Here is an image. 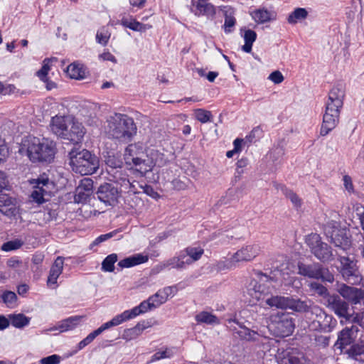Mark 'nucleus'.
<instances>
[{"label": "nucleus", "instance_id": "nucleus-56", "mask_svg": "<svg viewBox=\"0 0 364 364\" xmlns=\"http://www.w3.org/2000/svg\"><path fill=\"white\" fill-rule=\"evenodd\" d=\"M100 334L98 332L95 330L90 333H89L83 340H82L77 345V348L79 350H82L85 346L89 345L90 343H92L94 339L98 336Z\"/></svg>", "mask_w": 364, "mask_h": 364}, {"label": "nucleus", "instance_id": "nucleus-26", "mask_svg": "<svg viewBox=\"0 0 364 364\" xmlns=\"http://www.w3.org/2000/svg\"><path fill=\"white\" fill-rule=\"evenodd\" d=\"M224 14L225 21L223 28L225 33H230L234 31L236 25V18L235 17V11L230 6H224L222 9Z\"/></svg>", "mask_w": 364, "mask_h": 364}, {"label": "nucleus", "instance_id": "nucleus-59", "mask_svg": "<svg viewBox=\"0 0 364 364\" xmlns=\"http://www.w3.org/2000/svg\"><path fill=\"white\" fill-rule=\"evenodd\" d=\"M105 161L107 165L112 168H121L122 166V160L115 156H109Z\"/></svg>", "mask_w": 364, "mask_h": 364}, {"label": "nucleus", "instance_id": "nucleus-40", "mask_svg": "<svg viewBox=\"0 0 364 364\" xmlns=\"http://www.w3.org/2000/svg\"><path fill=\"white\" fill-rule=\"evenodd\" d=\"M288 305L287 309H292L299 312H305L308 311L310 306L305 301H301L300 299H294L291 298H288Z\"/></svg>", "mask_w": 364, "mask_h": 364}, {"label": "nucleus", "instance_id": "nucleus-20", "mask_svg": "<svg viewBox=\"0 0 364 364\" xmlns=\"http://www.w3.org/2000/svg\"><path fill=\"white\" fill-rule=\"evenodd\" d=\"M0 212L8 217L18 215L19 209L16 198L7 194H0Z\"/></svg>", "mask_w": 364, "mask_h": 364}, {"label": "nucleus", "instance_id": "nucleus-35", "mask_svg": "<svg viewBox=\"0 0 364 364\" xmlns=\"http://www.w3.org/2000/svg\"><path fill=\"white\" fill-rule=\"evenodd\" d=\"M125 321H127V320L126 318L125 315L124 314V312H122V314H117L115 316H114L110 321L104 323L97 329H96V331L100 335L105 331L112 327L119 326Z\"/></svg>", "mask_w": 364, "mask_h": 364}, {"label": "nucleus", "instance_id": "nucleus-31", "mask_svg": "<svg viewBox=\"0 0 364 364\" xmlns=\"http://www.w3.org/2000/svg\"><path fill=\"white\" fill-rule=\"evenodd\" d=\"M252 18L257 23H264L276 19V14L265 9H259L251 13Z\"/></svg>", "mask_w": 364, "mask_h": 364}, {"label": "nucleus", "instance_id": "nucleus-16", "mask_svg": "<svg viewBox=\"0 0 364 364\" xmlns=\"http://www.w3.org/2000/svg\"><path fill=\"white\" fill-rule=\"evenodd\" d=\"M328 307L340 318H344L346 321L351 314L349 312V306L347 302L341 299L338 296H331L328 299Z\"/></svg>", "mask_w": 364, "mask_h": 364}, {"label": "nucleus", "instance_id": "nucleus-14", "mask_svg": "<svg viewBox=\"0 0 364 364\" xmlns=\"http://www.w3.org/2000/svg\"><path fill=\"white\" fill-rule=\"evenodd\" d=\"M72 116L55 115L50 122V131L56 136L64 139L68 128L72 124Z\"/></svg>", "mask_w": 364, "mask_h": 364}, {"label": "nucleus", "instance_id": "nucleus-37", "mask_svg": "<svg viewBox=\"0 0 364 364\" xmlns=\"http://www.w3.org/2000/svg\"><path fill=\"white\" fill-rule=\"evenodd\" d=\"M196 321L199 323L215 325L220 323L219 318L208 311H201L195 316Z\"/></svg>", "mask_w": 364, "mask_h": 364}, {"label": "nucleus", "instance_id": "nucleus-58", "mask_svg": "<svg viewBox=\"0 0 364 364\" xmlns=\"http://www.w3.org/2000/svg\"><path fill=\"white\" fill-rule=\"evenodd\" d=\"M347 321L358 323L364 328V312L351 314Z\"/></svg>", "mask_w": 364, "mask_h": 364}, {"label": "nucleus", "instance_id": "nucleus-44", "mask_svg": "<svg viewBox=\"0 0 364 364\" xmlns=\"http://www.w3.org/2000/svg\"><path fill=\"white\" fill-rule=\"evenodd\" d=\"M215 267L218 271H225L236 268L237 264L231 255L229 258L218 261Z\"/></svg>", "mask_w": 364, "mask_h": 364}, {"label": "nucleus", "instance_id": "nucleus-1", "mask_svg": "<svg viewBox=\"0 0 364 364\" xmlns=\"http://www.w3.org/2000/svg\"><path fill=\"white\" fill-rule=\"evenodd\" d=\"M124 159L127 166L141 176H145L155 168H162L170 162L168 156L163 149L146 146L141 142L129 144L124 150Z\"/></svg>", "mask_w": 364, "mask_h": 364}, {"label": "nucleus", "instance_id": "nucleus-29", "mask_svg": "<svg viewBox=\"0 0 364 364\" xmlns=\"http://www.w3.org/2000/svg\"><path fill=\"white\" fill-rule=\"evenodd\" d=\"M121 24L123 26L129 28L132 31L139 32H145L146 30L151 29L152 28L151 25L141 23L132 17H122L121 19Z\"/></svg>", "mask_w": 364, "mask_h": 364}, {"label": "nucleus", "instance_id": "nucleus-30", "mask_svg": "<svg viewBox=\"0 0 364 364\" xmlns=\"http://www.w3.org/2000/svg\"><path fill=\"white\" fill-rule=\"evenodd\" d=\"M82 318L81 316H70L58 322L57 328L60 333L72 331L80 323Z\"/></svg>", "mask_w": 364, "mask_h": 364}, {"label": "nucleus", "instance_id": "nucleus-61", "mask_svg": "<svg viewBox=\"0 0 364 364\" xmlns=\"http://www.w3.org/2000/svg\"><path fill=\"white\" fill-rule=\"evenodd\" d=\"M343 183L345 189L348 192V193L351 194L355 192L354 186L353 184L352 178L348 175H345L343 177Z\"/></svg>", "mask_w": 364, "mask_h": 364}, {"label": "nucleus", "instance_id": "nucleus-33", "mask_svg": "<svg viewBox=\"0 0 364 364\" xmlns=\"http://www.w3.org/2000/svg\"><path fill=\"white\" fill-rule=\"evenodd\" d=\"M163 266L164 267H171L177 269H183L186 268L187 266H188V262H187L186 259H185L184 256L183 255L182 252L181 251L176 256L166 260L163 264Z\"/></svg>", "mask_w": 364, "mask_h": 364}, {"label": "nucleus", "instance_id": "nucleus-50", "mask_svg": "<svg viewBox=\"0 0 364 364\" xmlns=\"http://www.w3.org/2000/svg\"><path fill=\"white\" fill-rule=\"evenodd\" d=\"M282 190L283 193L286 196L287 198H289L291 200L294 207H301V200L295 193L285 187H283Z\"/></svg>", "mask_w": 364, "mask_h": 364}, {"label": "nucleus", "instance_id": "nucleus-27", "mask_svg": "<svg viewBox=\"0 0 364 364\" xmlns=\"http://www.w3.org/2000/svg\"><path fill=\"white\" fill-rule=\"evenodd\" d=\"M149 257L146 255L135 254L126 257L118 262L121 268H129L136 265L145 263L148 261Z\"/></svg>", "mask_w": 364, "mask_h": 364}, {"label": "nucleus", "instance_id": "nucleus-48", "mask_svg": "<svg viewBox=\"0 0 364 364\" xmlns=\"http://www.w3.org/2000/svg\"><path fill=\"white\" fill-rule=\"evenodd\" d=\"M194 115L197 120L203 124L212 121L213 115L211 112L203 109H195Z\"/></svg>", "mask_w": 364, "mask_h": 364}, {"label": "nucleus", "instance_id": "nucleus-46", "mask_svg": "<svg viewBox=\"0 0 364 364\" xmlns=\"http://www.w3.org/2000/svg\"><path fill=\"white\" fill-rule=\"evenodd\" d=\"M174 355V350L173 348H165L162 350H159L156 352L150 359V363L156 362L158 360L165 359V358H171Z\"/></svg>", "mask_w": 364, "mask_h": 364}, {"label": "nucleus", "instance_id": "nucleus-54", "mask_svg": "<svg viewBox=\"0 0 364 364\" xmlns=\"http://www.w3.org/2000/svg\"><path fill=\"white\" fill-rule=\"evenodd\" d=\"M314 344L319 348H326L328 346L330 337L321 334H316L314 338Z\"/></svg>", "mask_w": 364, "mask_h": 364}, {"label": "nucleus", "instance_id": "nucleus-45", "mask_svg": "<svg viewBox=\"0 0 364 364\" xmlns=\"http://www.w3.org/2000/svg\"><path fill=\"white\" fill-rule=\"evenodd\" d=\"M118 257L115 253L109 255L102 263V269L104 272H112L114 269V264L117 261Z\"/></svg>", "mask_w": 364, "mask_h": 364}, {"label": "nucleus", "instance_id": "nucleus-36", "mask_svg": "<svg viewBox=\"0 0 364 364\" xmlns=\"http://www.w3.org/2000/svg\"><path fill=\"white\" fill-rule=\"evenodd\" d=\"M0 301L9 308H15L18 305V298L15 292L3 291L0 293Z\"/></svg>", "mask_w": 364, "mask_h": 364}, {"label": "nucleus", "instance_id": "nucleus-51", "mask_svg": "<svg viewBox=\"0 0 364 364\" xmlns=\"http://www.w3.org/2000/svg\"><path fill=\"white\" fill-rule=\"evenodd\" d=\"M257 343L262 348L261 350L264 353V354H265L266 353L270 351L271 347L274 343V340L262 335Z\"/></svg>", "mask_w": 364, "mask_h": 364}, {"label": "nucleus", "instance_id": "nucleus-5", "mask_svg": "<svg viewBox=\"0 0 364 364\" xmlns=\"http://www.w3.org/2000/svg\"><path fill=\"white\" fill-rule=\"evenodd\" d=\"M106 132L107 134L120 142L127 143L136 134L137 127L131 117L115 113L107 120Z\"/></svg>", "mask_w": 364, "mask_h": 364}, {"label": "nucleus", "instance_id": "nucleus-15", "mask_svg": "<svg viewBox=\"0 0 364 364\" xmlns=\"http://www.w3.org/2000/svg\"><path fill=\"white\" fill-rule=\"evenodd\" d=\"M260 252V247L257 245H247L243 246L232 255L237 266L240 263L247 262L255 259Z\"/></svg>", "mask_w": 364, "mask_h": 364}, {"label": "nucleus", "instance_id": "nucleus-19", "mask_svg": "<svg viewBox=\"0 0 364 364\" xmlns=\"http://www.w3.org/2000/svg\"><path fill=\"white\" fill-rule=\"evenodd\" d=\"M191 11L197 16H205L213 18L215 16V6L204 0H191Z\"/></svg>", "mask_w": 364, "mask_h": 364}, {"label": "nucleus", "instance_id": "nucleus-12", "mask_svg": "<svg viewBox=\"0 0 364 364\" xmlns=\"http://www.w3.org/2000/svg\"><path fill=\"white\" fill-rule=\"evenodd\" d=\"M330 228H326V233L330 237L331 242L337 247L346 251L351 246V240L349 235V231L344 228H338L333 227L332 230Z\"/></svg>", "mask_w": 364, "mask_h": 364}, {"label": "nucleus", "instance_id": "nucleus-10", "mask_svg": "<svg viewBox=\"0 0 364 364\" xmlns=\"http://www.w3.org/2000/svg\"><path fill=\"white\" fill-rule=\"evenodd\" d=\"M298 270L299 274L309 278L320 279L328 282H332L334 280L333 275L329 272L328 269L322 267L318 263L305 264L299 262Z\"/></svg>", "mask_w": 364, "mask_h": 364}, {"label": "nucleus", "instance_id": "nucleus-41", "mask_svg": "<svg viewBox=\"0 0 364 364\" xmlns=\"http://www.w3.org/2000/svg\"><path fill=\"white\" fill-rule=\"evenodd\" d=\"M9 317L11 325L18 328L28 326L30 322V318L23 314H10Z\"/></svg>", "mask_w": 364, "mask_h": 364}, {"label": "nucleus", "instance_id": "nucleus-4", "mask_svg": "<svg viewBox=\"0 0 364 364\" xmlns=\"http://www.w3.org/2000/svg\"><path fill=\"white\" fill-rule=\"evenodd\" d=\"M19 152L26 154L32 162H51L55 156V147L53 141L35 136L24 139Z\"/></svg>", "mask_w": 364, "mask_h": 364}, {"label": "nucleus", "instance_id": "nucleus-34", "mask_svg": "<svg viewBox=\"0 0 364 364\" xmlns=\"http://www.w3.org/2000/svg\"><path fill=\"white\" fill-rule=\"evenodd\" d=\"M149 326L145 321L138 323L134 327L126 329L123 334V338L127 340H132L140 336L143 331L147 328Z\"/></svg>", "mask_w": 364, "mask_h": 364}, {"label": "nucleus", "instance_id": "nucleus-17", "mask_svg": "<svg viewBox=\"0 0 364 364\" xmlns=\"http://www.w3.org/2000/svg\"><path fill=\"white\" fill-rule=\"evenodd\" d=\"M358 328L356 326L346 327L339 332L335 346L341 350L350 345L355 341Z\"/></svg>", "mask_w": 364, "mask_h": 364}, {"label": "nucleus", "instance_id": "nucleus-43", "mask_svg": "<svg viewBox=\"0 0 364 364\" xmlns=\"http://www.w3.org/2000/svg\"><path fill=\"white\" fill-rule=\"evenodd\" d=\"M348 354L355 360L364 361V345L355 344L348 350Z\"/></svg>", "mask_w": 364, "mask_h": 364}, {"label": "nucleus", "instance_id": "nucleus-8", "mask_svg": "<svg viewBox=\"0 0 364 364\" xmlns=\"http://www.w3.org/2000/svg\"><path fill=\"white\" fill-rule=\"evenodd\" d=\"M306 242L311 253L321 262H330L334 259L331 247L321 240L317 234L309 235Z\"/></svg>", "mask_w": 364, "mask_h": 364}, {"label": "nucleus", "instance_id": "nucleus-57", "mask_svg": "<svg viewBox=\"0 0 364 364\" xmlns=\"http://www.w3.org/2000/svg\"><path fill=\"white\" fill-rule=\"evenodd\" d=\"M116 182L119 183L121 186V188L124 191H131L135 192L134 186L129 181V180L127 178H120L116 180Z\"/></svg>", "mask_w": 364, "mask_h": 364}, {"label": "nucleus", "instance_id": "nucleus-49", "mask_svg": "<svg viewBox=\"0 0 364 364\" xmlns=\"http://www.w3.org/2000/svg\"><path fill=\"white\" fill-rule=\"evenodd\" d=\"M56 213L54 210L46 209L44 211H40L37 213V219L47 223L56 218Z\"/></svg>", "mask_w": 364, "mask_h": 364}, {"label": "nucleus", "instance_id": "nucleus-18", "mask_svg": "<svg viewBox=\"0 0 364 364\" xmlns=\"http://www.w3.org/2000/svg\"><path fill=\"white\" fill-rule=\"evenodd\" d=\"M93 191V181L89 178L82 179L75 189V201L85 203L92 195Z\"/></svg>", "mask_w": 364, "mask_h": 364}, {"label": "nucleus", "instance_id": "nucleus-38", "mask_svg": "<svg viewBox=\"0 0 364 364\" xmlns=\"http://www.w3.org/2000/svg\"><path fill=\"white\" fill-rule=\"evenodd\" d=\"M66 73L73 79H82L85 76V72L82 66L75 63H71L68 66Z\"/></svg>", "mask_w": 364, "mask_h": 364}, {"label": "nucleus", "instance_id": "nucleus-60", "mask_svg": "<svg viewBox=\"0 0 364 364\" xmlns=\"http://www.w3.org/2000/svg\"><path fill=\"white\" fill-rule=\"evenodd\" d=\"M61 361V357L58 355L53 354L39 360L41 364H59Z\"/></svg>", "mask_w": 364, "mask_h": 364}, {"label": "nucleus", "instance_id": "nucleus-39", "mask_svg": "<svg viewBox=\"0 0 364 364\" xmlns=\"http://www.w3.org/2000/svg\"><path fill=\"white\" fill-rule=\"evenodd\" d=\"M245 44L242 47V50L245 53H250L253 43L256 41L257 33L255 31L248 29L245 31L244 36Z\"/></svg>", "mask_w": 364, "mask_h": 364}, {"label": "nucleus", "instance_id": "nucleus-22", "mask_svg": "<svg viewBox=\"0 0 364 364\" xmlns=\"http://www.w3.org/2000/svg\"><path fill=\"white\" fill-rule=\"evenodd\" d=\"M64 260L62 257H58L50 267L49 275L47 279V285L50 289H56L58 287L57 280L62 274Z\"/></svg>", "mask_w": 364, "mask_h": 364}, {"label": "nucleus", "instance_id": "nucleus-3", "mask_svg": "<svg viewBox=\"0 0 364 364\" xmlns=\"http://www.w3.org/2000/svg\"><path fill=\"white\" fill-rule=\"evenodd\" d=\"M345 95L346 87L343 82L334 85L330 90L325 105L321 135H327L338 125Z\"/></svg>", "mask_w": 364, "mask_h": 364}, {"label": "nucleus", "instance_id": "nucleus-25", "mask_svg": "<svg viewBox=\"0 0 364 364\" xmlns=\"http://www.w3.org/2000/svg\"><path fill=\"white\" fill-rule=\"evenodd\" d=\"M151 303L152 301H150L149 297L147 300L141 302L139 306L123 311L127 320L133 319L140 314H144L152 309H155V306H152Z\"/></svg>", "mask_w": 364, "mask_h": 364}, {"label": "nucleus", "instance_id": "nucleus-11", "mask_svg": "<svg viewBox=\"0 0 364 364\" xmlns=\"http://www.w3.org/2000/svg\"><path fill=\"white\" fill-rule=\"evenodd\" d=\"M97 195L98 199L106 205L114 206L118 203L121 192L113 183H105L98 188Z\"/></svg>", "mask_w": 364, "mask_h": 364}, {"label": "nucleus", "instance_id": "nucleus-6", "mask_svg": "<svg viewBox=\"0 0 364 364\" xmlns=\"http://www.w3.org/2000/svg\"><path fill=\"white\" fill-rule=\"evenodd\" d=\"M72 170L82 176L95 173L99 167V160L89 151L83 149L79 152L72 151L69 154Z\"/></svg>", "mask_w": 364, "mask_h": 364}, {"label": "nucleus", "instance_id": "nucleus-32", "mask_svg": "<svg viewBox=\"0 0 364 364\" xmlns=\"http://www.w3.org/2000/svg\"><path fill=\"white\" fill-rule=\"evenodd\" d=\"M181 252L185 259H186L187 262H188V265L198 261L204 253L203 249L199 246L188 247Z\"/></svg>", "mask_w": 364, "mask_h": 364}, {"label": "nucleus", "instance_id": "nucleus-9", "mask_svg": "<svg viewBox=\"0 0 364 364\" xmlns=\"http://www.w3.org/2000/svg\"><path fill=\"white\" fill-rule=\"evenodd\" d=\"M338 260L340 262L339 272L343 279L353 285L360 284L363 278L357 265V262L345 256L339 257Z\"/></svg>", "mask_w": 364, "mask_h": 364}, {"label": "nucleus", "instance_id": "nucleus-23", "mask_svg": "<svg viewBox=\"0 0 364 364\" xmlns=\"http://www.w3.org/2000/svg\"><path fill=\"white\" fill-rule=\"evenodd\" d=\"M338 292L343 298L352 301L355 304L360 303L364 298L363 293L360 289L347 286L344 284L340 286Z\"/></svg>", "mask_w": 364, "mask_h": 364}, {"label": "nucleus", "instance_id": "nucleus-2", "mask_svg": "<svg viewBox=\"0 0 364 364\" xmlns=\"http://www.w3.org/2000/svg\"><path fill=\"white\" fill-rule=\"evenodd\" d=\"M274 282V279L267 275L257 274L247 287L246 294L249 296V303L253 305L260 300H265L266 304L270 307L287 309L289 297L282 296L268 297L275 289Z\"/></svg>", "mask_w": 364, "mask_h": 364}, {"label": "nucleus", "instance_id": "nucleus-7", "mask_svg": "<svg viewBox=\"0 0 364 364\" xmlns=\"http://www.w3.org/2000/svg\"><path fill=\"white\" fill-rule=\"evenodd\" d=\"M267 327L276 336L286 337L291 334L294 324L288 314L277 313L270 316Z\"/></svg>", "mask_w": 364, "mask_h": 364}, {"label": "nucleus", "instance_id": "nucleus-21", "mask_svg": "<svg viewBox=\"0 0 364 364\" xmlns=\"http://www.w3.org/2000/svg\"><path fill=\"white\" fill-rule=\"evenodd\" d=\"M70 127V128H68L63 139L68 140L74 144L79 143L83 139L86 132L85 127L82 123L75 121L74 117H73V122Z\"/></svg>", "mask_w": 364, "mask_h": 364}, {"label": "nucleus", "instance_id": "nucleus-47", "mask_svg": "<svg viewBox=\"0 0 364 364\" xmlns=\"http://www.w3.org/2000/svg\"><path fill=\"white\" fill-rule=\"evenodd\" d=\"M110 35L111 34L107 27H105V26L102 27L97 31V33H96L97 43H98L102 46H106L109 41Z\"/></svg>", "mask_w": 364, "mask_h": 364}, {"label": "nucleus", "instance_id": "nucleus-24", "mask_svg": "<svg viewBox=\"0 0 364 364\" xmlns=\"http://www.w3.org/2000/svg\"><path fill=\"white\" fill-rule=\"evenodd\" d=\"M176 288L173 287H166L159 289L156 294L150 296V301H152V306L155 308L164 304L169 296H173L175 294Z\"/></svg>", "mask_w": 364, "mask_h": 364}, {"label": "nucleus", "instance_id": "nucleus-13", "mask_svg": "<svg viewBox=\"0 0 364 364\" xmlns=\"http://www.w3.org/2000/svg\"><path fill=\"white\" fill-rule=\"evenodd\" d=\"M34 185V190L31 193L32 199L38 203H42L44 202V196H49L50 194V182L49 179L46 176H41V178L34 180L32 182Z\"/></svg>", "mask_w": 364, "mask_h": 364}, {"label": "nucleus", "instance_id": "nucleus-52", "mask_svg": "<svg viewBox=\"0 0 364 364\" xmlns=\"http://www.w3.org/2000/svg\"><path fill=\"white\" fill-rule=\"evenodd\" d=\"M23 242L21 240H11L6 242H4L1 247V250L4 252H9L12 250H15L17 249H19L22 245Z\"/></svg>", "mask_w": 364, "mask_h": 364}, {"label": "nucleus", "instance_id": "nucleus-62", "mask_svg": "<svg viewBox=\"0 0 364 364\" xmlns=\"http://www.w3.org/2000/svg\"><path fill=\"white\" fill-rule=\"evenodd\" d=\"M309 286L311 290H314L321 296H323L327 294V289L319 283L314 282H311Z\"/></svg>", "mask_w": 364, "mask_h": 364}, {"label": "nucleus", "instance_id": "nucleus-28", "mask_svg": "<svg viewBox=\"0 0 364 364\" xmlns=\"http://www.w3.org/2000/svg\"><path fill=\"white\" fill-rule=\"evenodd\" d=\"M232 331L237 334L241 339L247 341L258 342L262 336V334L250 329L245 326H240L238 329L236 328H232Z\"/></svg>", "mask_w": 364, "mask_h": 364}, {"label": "nucleus", "instance_id": "nucleus-64", "mask_svg": "<svg viewBox=\"0 0 364 364\" xmlns=\"http://www.w3.org/2000/svg\"><path fill=\"white\" fill-rule=\"evenodd\" d=\"M115 232H116L115 231H113V232H109L107 234L100 235L92 242V245H97L100 244L101 242L110 239L115 235Z\"/></svg>", "mask_w": 364, "mask_h": 364}, {"label": "nucleus", "instance_id": "nucleus-42", "mask_svg": "<svg viewBox=\"0 0 364 364\" xmlns=\"http://www.w3.org/2000/svg\"><path fill=\"white\" fill-rule=\"evenodd\" d=\"M308 11L304 8H297L294 9L287 18V22L290 24H295L298 21L306 18Z\"/></svg>", "mask_w": 364, "mask_h": 364}, {"label": "nucleus", "instance_id": "nucleus-53", "mask_svg": "<svg viewBox=\"0 0 364 364\" xmlns=\"http://www.w3.org/2000/svg\"><path fill=\"white\" fill-rule=\"evenodd\" d=\"M50 59L46 58L43 62L42 68L37 72V76L41 80H47V75L50 70Z\"/></svg>", "mask_w": 364, "mask_h": 364}, {"label": "nucleus", "instance_id": "nucleus-63", "mask_svg": "<svg viewBox=\"0 0 364 364\" xmlns=\"http://www.w3.org/2000/svg\"><path fill=\"white\" fill-rule=\"evenodd\" d=\"M268 79L275 84H279L283 82L284 76L280 71L275 70L269 75Z\"/></svg>", "mask_w": 364, "mask_h": 364}, {"label": "nucleus", "instance_id": "nucleus-55", "mask_svg": "<svg viewBox=\"0 0 364 364\" xmlns=\"http://www.w3.org/2000/svg\"><path fill=\"white\" fill-rule=\"evenodd\" d=\"M286 364H306L305 358L302 353H289Z\"/></svg>", "mask_w": 364, "mask_h": 364}]
</instances>
